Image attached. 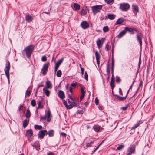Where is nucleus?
<instances>
[{
  "mask_svg": "<svg viewBox=\"0 0 155 155\" xmlns=\"http://www.w3.org/2000/svg\"><path fill=\"white\" fill-rule=\"evenodd\" d=\"M68 98H69L71 100V101H70L69 100H68V109H71L74 106H79L78 107H80L79 106V104L77 103V100L73 98L70 95L68 94Z\"/></svg>",
  "mask_w": 155,
  "mask_h": 155,
  "instance_id": "1",
  "label": "nucleus"
},
{
  "mask_svg": "<svg viewBox=\"0 0 155 155\" xmlns=\"http://www.w3.org/2000/svg\"><path fill=\"white\" fill-rule=\"evenodd\" d=\"M34 49V46L30 45L26 47L24 51H25L26 56L28 58L30 57L33 50Z\"/></svg>",
  "mask_w": 155,
  "mask_h": 155,
  "instance_id": "2",
  "label": "nucleus"
},
{
  "mask_svg": "<svg viewBox=\"0 0 155 155\" xmlns=\"http://www.w3.org/2000/svg\"><path fill=\"white\" fill-rule=\"evenodd\" d=\"M10 69V63L8 60L6 61L5 67L4 69L5 75L7 78L8 82H9V70Z\"/></svg>",
  "mask_w": 155,
  "mask_h": 155,
  "instance_id": "3",
  "label": "nucleus"
},
{
  "mask_svg": "<svg viewBox=\"0 0 155 155\" xmlns=\"http://www.w3.org/2000/svg\"><path fill=\"white\" fill-rule=\"evenodd\" d=\"M136 145L135 144L131 145L127 149V152H128L127 155H131L132 153H135Z\"/></svg>",
  "mask_w": 155,
  "mask_h": 155,
  "instance_id": "4",
  "label": "nucleus"
},
{
  "mask_svg": "<svg viewBox=\"0 0 155 155\" xmlns=\"http://www.w3.org/2000/svg\"><path fill=\"white\" fill-rule=\"evenodd\" d=\"M48 134V131L45 130H40L38 133V138L41 139L44 138L45 135H47Z\"/></svg>",
  "mask_w": 155,
  "mask_h": 155,
  "instance_id": "5",
  "label": "nucleus"
},
{
  "mask_svg": "<svg viewBox=\"0 0 155 155\" xmlns=\"http://www.w3.org/2000/svg\"><path fill=\"white\" fill-rule=\"evenodd\" d=\"M130 8V5L128 3H123L120 4V9L121 10H128Z\"/></svg>",
  "mask_w": 155,
  "mask_h": 155,
  "instance_id": "6",
  "label": "nucleus"
},
{
  "mask_svg": "<svg viewBox=\"0 0 155 155\" xmlns=\"http://www.w3.org/2000/svg\"><path fill=\"white\" fill-rule=\"evenodd\" d=\"M125 29L126 32L128 31L130 32L131 34H133L135 33V32H138L139 31L137 29L135 28H131L128 27H125Z\"/></svg>",
  "mask_w": 155,
  "mask_h": 155,
  "instance_id": "7",
  "label": "nucleus"
},
{
  "mask_svg": "<svg viewBox=\"0 0 155 155\" xmlns=\"http://www.w3.org/2000/svg\"><path fill=\"white\" fill-rule=\"evenodd\" d=\"M49 64V63L45 64L41 69V71H42V74L43 75H45L46 74Z\"/></svg>",
  "mask_w": 155,
  "mask_h": 155,
  "instance_id": "8",
  "label": "nucleus"
},
{
  "mask_svg": "<svg viewBox=\"0 0 155 155\" xmlns=\"http://www.w3.org/2000/svg\"><path fill=\"white\" fill-rule=\"evenodd\" d=\"M33 133L31 129L27 130L26 132V135L28 138L29 141H31V138L33 135Z\"/></svg>",
  "mask_w": 155,
  "mask_h": 155,
  "instance_id": "9",
  "label": "nucleus"
},
{
  "mask_svg": "<svg viewBox=\"0 0 155 155\" xmlns=\"http://www.w3.org/2000/svg\"><path fill=\"white\" fill-rule=\"evenodd\" d=\"M63 60V58H61L55 64V68L54 70V71L55 73L57 71L59 66H60Z\"/></svg>",
  "mask_w": 155,
  "mask_h": 155,
  "instance_id": "10",
  "label": "nucleus"
},
{
  "mask_svg": "<svg viewBox=\"0 0 155 155\" xmlns=\"http://www.w3.org/2000/svg\"><path fill=\"white\" fill-rule=\"evenodd\" d=\"M80 25L83 29H86L89 26V24L85 21H83L81 23Z\"/></svg>",
  "mask_w": 155,
  "mask_h": 155,
  "instance_id": "11",
  "label": "nucleus"
},
{
  "mask_svg": "<svg viewBox=\"0 0 155 155\" xmlns=\"http://www.w3.org/2000/svg\"><path fill=\"white\" fill-rule=\"evenodd\" d=\"M31 145L35 148L36 150L38 151L40 149V144L38 142H36L34 144H31Z\"/></svg>",
  "mask_w": 155,
  "mask_h": 155,
  "instance_id": "12",
  "label": "nucleus"
},
{
  "mask_svg": "<svg viewBox=\"0 0 155 155\" xmlns=\"http://www.w3.org/2000/svg\"><path fill=\"white\" fill-rule=\"evenodd\" d=\"M137 41L140 45V48H141L142 45V41L141 39V33L137 34L136 35Z\"/></svg>",
  "mask_w": 155,
  "mask_h": 155,
  "instance_id": "13",
  "label": "nucleus"
},
{
  "mask_svg": "<svg viewBox=\"0 0 155 155\" xmlns=\"http://www.w3.org/2000/svg\"><path fill=\"white\" fill-rule=\"evenodd\" d=\"M58 96L61 100L65 98V95L64 92L61 90H59L58 92Z\"/></svg>",
  "mask_w": 155,
  "mask_h": 155,
  "instance_id": "14",
  "label": "nucleus"
},
{
  "mask_svg": "<svg viewBox=\"0 0 155 155\" xmlns=\"http://www.w3.org/2000/svg\"><path fill=\"white\" fill-rule=\"evenodd\" d=\"M33 19V17L29 14H28L25 17V20L28 22H31Z\"/></svg>",
  "mask_w": 155,
  "mask_h": 155,
  "instance_id": "15",
  "label": "nucleus"
},
{
  "mask_svg": "<svg viewBox=\"0 0 155 155\" xmlns=\"http://www.w3.org/2000/svg\"><path fill=\"white\" fill-rule=\"evenodd\" d=\"M125 20L122 18H119L116 21L115 24V25H120L122 24L124 21Z\"/></svg>",
  "mask_w": 155,
  "mask_h": 155,
  "instance_id": "16",
  "label": "nucleus"
},
{
  "mask_svg": "<svg viewBox=\"0 0 155 155\" xmlns=\"http://www.w3.org/2000/svg\"><path fill=\"white\" fill-rule=\"evenodd\" d=\"M107 75H108V77L107 79L108 81L109 80L110 78V65L108 64L107 66V71H106Z\"/></svg>",
  "mask_w": 155,
  "mask_h": 155,
  "instance_id": "17",
  "label": "nucleus"
},
{
  "mask_svg": "<svg viewBox=\"0 0 155 155\" xmlns=\"http://www.w3.org/2000/svg\"><path fill=\"white\" fill-rule=\"evenodd\" d=\"M43 92L47 97H49L50 94V91L45 87H44L43 89Z\"/></svg>",
  "mask_w": 155,
  "mask_h": 155,
  "instance_id": "18",
  "label": "nucleus"
},
{
  "mask_svg": "<svg viewBox=\"0 0 155 155\" xmlns=\"http://www.w3.org/2000/svg\"><path fill=\"white\" fill-rule=\"evenodd\" d=\"M127 33L125 28L124 29L121 31L117 35V37L118 38H120L122 37Z\"/></svg>",
  "mask_w": 155,
  "mask_h": 155,
  "instance_id": "19",
  "label": "nucleus"
},
{
  "mask_svg": "<svg viewBox=\"0 0 155 155\" xmlns=\"http://www.w3.org/2000/svg\"><path fill=\"white\" fill-rule=\"evenodd\" d=\"M114 96L116 97L120 101H122L126 99L127 98V95H126L125 97H121L117 94L114 95Z\"/></svg>",
  "mask_w": 155,
  "mask_h": 155,
  "instance_id": "20",
  "label": "nucleus"
},
{
  "mask_svg": "<svg viewBox=\"0 0 155 155\" xmlns=\"http://www.w3.org/2000/svg\"><path fill=\"white\" fill-rule=\"evenodd\" d=\"M102 8V6L101 5H96L92 6L91 10H101Z\"/></svg>",
  "mask_w": 155,
  "mask_h": 155,
  "instance_id": "21",
  "label": "nucleus"
},
{
  "mask_svg": "<svg viewBox=\"0 0 155 155\" xmlns=\"http://www.w3.org/2000/svg\"><path fill=\"white\" fill-rule=\"evenodd\" d=\"M107 15L108 18L111 20L114 19L116 17L115 15L112 14H108Z\"/></svg>",
  "mask_w": 155,
  "mask_h": 155,
  "instance_id": "22",
  "label": "nucleus"
},
{
  "mask_svg": "<svg viewBox=\"0 0 155 155\" xmlns=\"http://www.w3.org/2000/svg\"><path fill=\"white\" fill-rule=\"evenodd\" d=\"M29 122L28 120L27 119H25L23 121V127L24 128H25L28 124Z\"/></svg>",
  "mask_w": 155,
  "mask_h": 155,
  "instance_id": "23",
  "label": "nucleus"
},
{
  "mask_svg": "<svg viewBox=\"0 0 155 155\" xmlns=\"http://www.w3.org/2000/svg\"><path fill=\"white\" fill-rule=\"evenodd\" d=\"M101 127L98 125H94L93 128L94 130L96 132H98L100 130Z\"/></svg>",
  "mask_w": 155,
  "mask_h": 155,
  "instance_id": "24",
  "label": "nucleus"
},
{
  "mask_svg": "<svg viewBox=\"0 0 155 155\" xmlns=\"http://www.w3.org/2000/svg\"><path fill=\"white\" fill-rule=\"evenodd\" d=\"M31 114L30 111L29 109H27L26 112L25 114L26 117L27 118H28L30 117V115Z\"/></svg>",
  "mask_w": 155,
  "mask_h": 155,
  "instance_id": "25",
  "label": "nucleus"
},
{
  "mask_svg": "<svg viewBox=\"0 0 155 155\" xmlns=\"http://www.w3.org/2000/svg\"><path fill=\"white\" fill-rule=\"evenodd\" d=\"M48 134L49 137H53L54 133V131L53 130H49L48 132Z\"/></svg>",
  "mask_w": 155,
  "mask_h": 155,
  "instance_id": "26",
  "label": "nucleus"
},
{
  "mask_svg": "<svg viewBox=\"0 0 155 155\" xmlns=\"http://www.w3.org/2000/svg\"><path fill=\"white\" fill-rule=\"evenodd\" d=\"M73 6L75 10H79L80 8V6L79 4L77 3H74Z\"/></svg>",
  "mask_w": 155,
  "mask_h": 155,
  "instance_id": "27",
  "label": "nucleus"
},
{
  "mask_svg": "<svg viewBox=\"0 0 155 155\" xmlns=\"http://www.w3.org/2000/svg\"><path fill=\"white\" fill-rule=\"evenodd\" d=\"M46 85L47 86V88H50L51 87V84L50 81L48 80L46 82Z\"/></svg>",
  "mask_w": 155,
  "mask_h": 155,
  "instance_id": "28",
  "label": "nucleus"
},
{
  "mask_svg": "<svg viewBox=\"0 0 155 155\" xmlns=\"http://www.w3.org/2000/svg\"><path fill=\"white\" fill-rule=\"evenodd\" d=\"M103 30L104 33L107 32L109 30V28L107 26L104 27Z\"/></svg>",
  "mask_w": 155,
  "mask_h": 155,
  "instance_id": "29",
  "label": "nucleus"
},
{
  "mask_svg": "<svg viewBox=\"0 0 155 155\" xmlns=\"http://www.w3.org/2000/svg\"><path fill=\"white\" fill-rule=\"evenodd\" d=\"M42 126L41 125H35L34 126V128L35 129L41 130L42 128Z\"/></svg>",
  "mask_w": 155,
  "mask_h": 155,
  "instance_id": "30",
  "label": "nucleus"
},
{
  "mask_svg": "<svg viewBox=\"0 0 155 155\" xmlns=\"http://www.w3.org/2000/svg\"><path fill=\"white\" fill-rule=\"evenodd\" d=\"M95 55L96 59H97L98 60L99 59H100V55L98 52L97 51H96L95 52Z\"/></svg>",
  "mask_w": 155,
  "mask_h": 155,
  "instance_id": "31",
  "label": "nucleus"
},
{
  "mask_svg": "<svg viewBox=\"0 0 155 155\" xmlns=\"http://www.w3.org/2000/svg\"><path fill=\"white\" fill-rule=\"evenodd\" d=\"M41 101H39L38 102V108H42L43 107V106L41 105Z\"/></svg>",
  "mask_w": 155,
  "mask_h": 155,
  "instance_id": "32",
  "label": "nucleus"
},
{
  "mask_svg": "<svg viewBox=\"0 0 155 155\" xmlns=\"http://www.w3.org/2000/svg\"><path fill=\"white\" fill-rule=\"evenodd\" d=\"M31 104L33 107H35L36 104V101L34 99L32 100L31 101Z\"/></svg>",
  "mask_w": 155,
  "mask_h": 155,
  "instance_id": "33",
  "label": "nucleus"
},
{
  "mask_svg": "<svg viewBox=\"0 0 155 155\" xmlns=\"http://www.w3.org/2000/svg\"><path fill=\"white\" fill-rule=\"evenodd\" d=\"M61 71L60 70H58L57 71L56 75L58 77H60L61 75Z\"/></svg>",
  "mask_w": 155,
  "mask_h": 155,
  "instance_id": "34",
  "label": "nucleus"
},
{
  "mask_svg": "<svg viewBox=\"0 0 155 155\" xmlns=\"http://www.w3.org/2000/svg\"><path fill=\"white\" fill-rule=\"evenodd\" d=\"M124 145L121 144L117 147V150H120L124 148Z\"/></svg>",
  "mask_w": 155,
  "mask_h": 155,
  "instance_id": "35",
  "label": "nucleus"
},
{
  "mask_svg": "<svg viewBox=\"0 0 155 155\" xmlns=\"http://www.w3.org/2000/svg\"><path fill=\"white\" fill-rule=\"evenodd\" d=\"M114 80H111V82H110V86L111 87V89H113L114 87Z\"/></svg>",
  "mask_w": 155,
  "mask_h": 155,
  "instance_id": "36",
  "label": "nucleus"
},
{
  "mask_svg": "<svg viewBox=\"0 0 155 155\" xmlns=\"http://www.w3.org/2000/svg\"><path fill=\"white\" fill-rule=\"evenodd\" d=\"M133 10H139L138 6L136 5L133 4L132 5Z\"/></svg>",
  "mask_w": 155,
  "mask_h": 155,
  "instance_id": "37",
  "label": "nucleus"
},
{
  "mask_svg": "<svg viewBox=\"0 0 155 155\" xmlns=\"http://www.w3.org/2000/svg\"><path fill=\"white\" fill-rule=\"evenodd\" d=\"M81 14L82 15H84L87 13V10H81L80 12Z\"/></svg>",
  "mask_w": 155,
  "mask_h": 155,
  "instance_id": "38",
  "label": "nucleus"
},
{
  "mask_svg": "<svg viewBox=\"0 0 155 155\" xmlns=\"http://www.w3.org/2000/svg\"><path fill=\"white\" fill-rule=\"evenodd\" d=\"M63 100V103L64 105L66 107V108L68 110V105L67 104V101L64 100Z\"/></svg>",
  "mask_w": 155,
  "mask_h": 155,
  "instance_id": "39",
  "label": "nucleus"
},
{
  "mask_svg": "<svg viewBox=\"0 0 155 155\" xmlns=\"http://www.w3.org/2000/svg\"><path fill=\"white\" fill-rule=\"evenodd\" d=\"M105 1L108 4H111L114 2V0H105Z\"/></svg>",
  "mask_w": 155,
  "mask_h": 155,
  "instance_id": "40",
  "label": "nucleus"
},
{
  "mask_svg": "<svg viewBox=\"0 0 155 155\" xmlns=\"http://www.w3.org/2000/svg\"><path fill=\"white\" fill-rule=\"evenodd\" d=\"M116 82L117 83H120L121 81V80L119 77L118 76H116Z\"/></svg>",
  "mask_w": 155,
  "mask_h": 155,
  "instance_id": "41",
  "label": "nucleus"
},
{
  "mask_svg": "<svg viewBox=\"0 0 155 155\" xmlns=\"http://www.w3.org/2000/svg\"><path fill=\"white\" fill-rule=\"evenodd\" d=\"M97 44L98 47H99L100 46H101V41L99 39H98V40L97 41Z\"/></svg>",
  "mask_w": 155,
  "mask_h": 155,
  "instance_id": "42",
  "label": "nucleus"
},
{
  "mask_svg": "<svg viewBox=\"0 0 155 155\" xmlns=\"http://www.w3.org/2000/svg\"><path fill=\"white\" fill-rule=\"evenodd\" d=\"M41 61H45L47 60V58L44 55L41 58Z\"/></svg>",
  "mask_w": 155,
  "mask_h": 155,
  "instance_id": "43",
  "label": "nucleus"
},
{
  "mask_svg": "<svg viewBox=\"0 0 155 155\" xmlns=\"http://www.w3.org/2000/svg\"><path fill=\"white\" fill-rule=\"evenodd\" d=\"M88 74H87V73L86 72H85V73H84V78L86 80H88Z\"/></svg>",
  "mask_w": 155,
  "mask_h": 155,
  "instance_id": "44",
  "label": "nucleus"
},
{
  "mask_svg": "<svg viewBox=\"0 0 155 155\" xmlns=\"http://www.w3.org/2000/svg\"><path fill=\"white\" fill-rule=\"evenodd\" d=\"M110 48V47L108 44H107L106 45L105 49L106 51H108Z\"/></svg>",
  "mask_w": 155,
  "mask_h": 155,
  "instance_id": "45",
  "label": "nucleus"
},
{
  "mask_svg": "<svg viewBox=\"0 0 155 155\" xmlns=\"http://www.w3.org/2000/svg\"><path fill=\"white\" fill-rule=\"evenodd\" d=\"M31 93V92L30 91H28L27 90L26 91V94L28 95V96H30Z\"/></svg>",
  "mask_w": 155,
  "mask_h": 155,
  "instance_id": "46",
  "label": "nucleus"
},
{
  "mask_svg": "<svg viewBox=\"0 0 155 155\" xmlns=\"http://www.w3.org/2000/svg\"><path fill=\"white\" fill-rule=\"evenodd\" d=\"M81 92L82 95H85V91H84V89L83 88H81Z\"/></svg>",
  "mask_w": 155,
  "mask_h": 155,
  "instance_id": "47",
  "label": "nucleus"
},
{
  "mask_svg": "<svg viewBox=\"0 0 155 155\" xmlns=\"http://www.w3.org/2000/svg\"><path fill=\"white\" fill-rule=\"evenodd\" d=\"M77 113L79 114H82L83 113V111L82 110H78L77 111Z\"/></svg>",
  "mask_w": 155,
  "mask_h": 155,
  "instance_id": "48",
  "label": "nucleus"
},
{
  "mask_svg": "<svg viewBox=\"0 0 155 155\" xmlns=\"http://www.w3.org/2000/svg\"><path fill=\"white\" fill-rule=\"evenodd\" d=\"M95 103L96 105H98L99 103V100L98 99L96 98L95 99Z\"/></svg>",
  "mask_w": 155,
  "mask_h": 155,
  "instance_id": "49",
  "label": "nucleus"
},
{
  "mask_svg": "<svg viewBox=\"0 0 155 155\" xmlns=\"http://www.w3.org/2000/svg\"><path fill=\"white\" fill-rule=\"evenodd\" d=\"M93 141H91V142H90V143H87V145H86V147H90L91 146V144L93 143Z\"/></svg>",
  "mask_w": 155,
  "mask_h": 155,
  "instance_id": "50",
  "label": "nucleus"
},
{
  "mask_svg": "<svg viewBox=\"0 0 155 155\" xmlns=\"http://www.w3.org/2000/svg\"><path fill=\"white\" fill-rule=\"evenodd\" d=\"M93 13V14L95 15L96 13L99 12L100 10H92Z\"/></svg>",
  "mask_w": 155,
  "mask_h": 155,
  "instance_id": "51",
  "label": "nucleus"
},
{
  "mask_svg": "<svg viewBox=\"0 0 155 155\" xmlns=\"http://www.w3.org/2000/svg\"><path fill=\"white\" fill-rule=\"evenodd\" d=\"M43 86V85L42 84V83H39L38 85L37 90H38L39 87Z\"/></svg>",
  "mask_w": 155,
  "mask_h": 155,
  "instance_id": "52",
  "label": "nucleus"
},
{
  "mask_svg": "<svg viewBox=\"0 0 155 155\" xmlns=\"http://www.w3.org/2000/svg\"><path fill=\"white\" fill-rule=\"evenodd\" d=\"M76 85H77V84H76V83H72L71 84V86L73 88H75V87L76 86Z\"/></svg>",
  "mask_w": 155,
  "mask_h": 155,
  "instance_id": "53",
  "label": "nucleus"
},
{
  "mask_svg": "<svg viewBox=\"0 0 155 155\" xmlns=\"http://www.w3.org/2000/svg\"><path fill=\"white\" fill-rule=\"evenodd\" d=\"M47 114V116L50 117L51 116V114L50 111L49 110H48Z\"/></svg>",
  "mask_w": 155,
  "mask_h": 155,
  "instance_id": "54",
  "label": "nucleus"
},
{
  "mask_svg": "<svg viewBox=\"0 0 155 155\" xmlns=\"http://www.w3.org/2000/svg\"><path fill=\"white\" fill-rule=\"evenodd\" d=\"M81 74H82V75H83L84 74V68L81 67Z\"/></svg>",
  "mask_w": 155,
  "mask_h": 155,
  "instance_id": "55",
  "label": "nucleus"
},
{
  "mask_svg": "<svg viewBox=\"0 0 155 155\" xmlns=\"http://www.w3.org/2000/svg\"><path fill=\"white\" fill-rule=\"evenodd\" d=\"M114 61L113 59V58H112V63H111V68H114Z\"/></svg>",
  "mask_w": 155,
  "mask_h": 155,
  "instance_id": "56",
  "label": "nucleus"
},
{
  "mask_svg": "<svg viewBox=\"0 0 155 155\" xmlns=\"http://www.w3.org/2000/svg\"><path fill=\"white\" fill-rule=\"evenodd\" d=\"M46 117V115H44V116H41L40 117V119L41 120V119L42 120L45 119Z\"/></svg>",
  "mask_w": 155,
  "mask_h": 155,
  "instance_id": "57",
  "label": "nucleus"
},
{
  "mask_svg": "<svg viewBox=\"0 0 155 155\" xmlns=\"http://www.w3.org/2000/svg\"><path fill=\"white\" fill-rule=\"evenodd\" d=\"M140 124L139 123H137L133 127V128H137L139 126Z\"/></svg>",
  "mask_w": 155,
  "mask_h": 155,
  "instance_id": "58",
  "label": "nucleus"
},
{
  "mask_svg": "<svg viewBox=\"0 0 155 155\" xmlns=\"http://www.w3.org/2000/svg\"><path fill=\"white\" fill-rule=\"evenodd\" d=\"M127 107H121V109L123 110H126L127 109Z\"/></svg>",
  "mask_w": 155,
  "mask_h": 155,
  "instance_id": "59",
  "label": "nucleus"
},
{
  "mask_svg": "<svg viewBox=\"0 0 155 155\" xmlns=\"http://www.w3.org/2000/svg\"><path fill=\"white\" fill-rule=\"evenodd\" d=\"M85 95L82 94L80 97V101H81V100L84 97Z\"/></svg>",
  "mask_w": 155,
  "mask_h": 155,
  "instance_id": "60",
  "label": "nucleus"
},
{
  "mask_svg": "<svg viewBox=\"0 0 155 155\" xmlns=\"http://www.w3.org/2000/svg\"><path fill=\"white\" fill-rule=\"evenodd\" d=\"M61 135L63 137H65L66 136V134L64 132L61 133Z\"/></svg>",
  "mask_w": 155,
  "mask_h": 155,
  "instance_id": "61",
  "label": "nucleus"
},
{
  "mask_svg": "<svg viewBox=\"0 0 155 155\" xmlns=\"http://www.w3.org/2000/svg\"><path fill=\"white\" fill-rule=\"evenodd\" d=\"M111 73L112 74V76H114V68H111Z\"/></svg>",
  "mask_w": 155,
  "mask_h": 155,
  "instance_id": "62",
  "label": "nucleus"
},
{
  "mask_svg": "<svg viewBox=\"0 0 155 155\" xmlns=\"http://www.w3.org/2000/svg\"><path fill=\"white\" fill-rule=\"evenodd\" d=\"M47 155H54V153L51 152H49L47 153Z\"/></svg>",
  "mask_w": 155,
  "mask_h": 155,
  "instance_id": "63",
  "label": "nucleus"
},
{
  "mask_svg": "<svg viewBox=\"0 0 155 155\" xmlns=\"http://www.w3.org/2000/svg\"><path fill=\"white\" fill-rule=\"evenodd\" d=\"M69 91L71 93H72L73 91V88H72L71 86L70 87Z\"/></svg>",
  "mask_w": 155,
  "mask_h": 155,
  "instance_id": "64",
  "label": "nucleus"
}]
</instances>
